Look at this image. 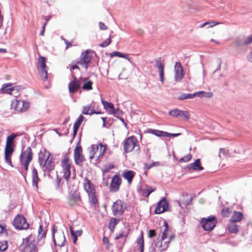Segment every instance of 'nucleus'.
Masks as SVG:
<instances>
[{
  "mask_svg": "<svg viewBox=\"0 0 252 252\" xmlns=\"http://www.w3.org/2000/svg\"><path fill=\"white\" fill-rule=\"evenodd\" d=\"M217 223V219L215 216H210L207 218H203L201 220L203 228L206 231H211L214 229Z\"/></svg>",
  "mask_w": 252,
  "mask_h": 252,
  "instance_id": "6e6552de",
  "label": "nucleus"
},
{
  "mask_svg": "<svg viewBox=\"0 0 252 252\" xmlns=\"http://www.w3.org/2000/svg\"><path fill=\"white\" fill-rule=\"evenodd\" d=\"M8 248V245L6 241H0V251H5Z\"/></svg>",
  "mask_w": 252,
  "mask_h": 252,
  "instance_id": "8fccbe9b",
  "label": "nucleus"
},
{
  "mask_svg": "<svg viewBox=\"0 0 252 252\" xmlns=\"http://www.w3.org/2000/svg\"><path fill=\"white\" fill-rule=\"evenodd\" d=\"M92 59V54L91 52L86 50L81 53L80 59L77 61L79 62V65L84 67L85 69L88 68L89 64Z\"/></svg>",
  "mask_w": 252,
  "mask_h": 252,
  "instance_id": "f8f14e48",
  "label": "nucleus"
},
{
  "mask_svg": "<svg viewBox=\"0 0 252 252\" xmlns=\"http://www.w3.org/2000/svg\"><path fill=\"white\" fill-rule=\"evenodd\" d=\"M124 151L128 153L135 150L139 152L140 150L139 142L134 136H131L126 138L123 143Z\"/></svg>",
  "mask_w": 252,
  "mask_h": 252,
  "instance_id": "7ed1b4c3",
  "label": "nucleus"
},
{
  "mask_svg": "<svg viewBox=\"0 0 252 252\" xmlns=\"http://www.w3.org/2000/svg\"><path fill=\"white\" fill-rule=\"evenodd\" d=\"M220 24V22H215L214 21L206 22L203 23L202 25L200 26V28H203L207 25H209V27L212 28L215 26L219 25Z\"/></svg>",
  "mask_w": 252,
  "mask_h": 252,
  "instance_id": "37998d69",
  "label": "nucleus"
},
{
  "mask_svg": "<svg viewBox=\"0 0 252 252\" xmlns=\"http://www.w3.org/2000/svg\"><path fill=\"white\" fill-rule=\"evenodd\" d=\"M230 214V211L228 207H224L222 209L221 215L223 218L228 217Z\"/></svg>",
  "mask_w": 252,
  "mask_h": 252,
  "instance_id": "09e8293b",
  "label": "nucleus"
},
{
  "mask_svg": "<svg viewBox=\"0 0 252 252\" xmlns=\"http://www.w3.org/2000/svg\"><path fill=\"white\" fill-rule=\"evenodd\" d=\"M61 181V180L60 178L57 177V178L56 179V189H59L60 188Z\"/></svg>",
  "mask_w": 252,
  "mask_h": 252,
  "instance_id": "338daca9",
  "label": "nucleus"
},
{
  "mask_svg": "<svg viewBox=\"0 0 252 252\" xmlns=\"http://www.w3.org/2000/svg\"><path fill=\"white\" fill-rule=\"evenodd\" d=\"M119 220L116 218H112L109 224V227L110 228H114L116 224L118 223Z\"/></svg>",
  "mask_w": 252,
  "mask_h": 252,
  "instance_id": "603ef678",
  "label": "nucleus"
},
{
  "mask_svg": "<svg viewBox=\"0 0 252 252\" xmlns=\"http://www.w3.org/2000/svg\"><path fill=\"white\" fill-rule=\"evenodd\" d=\"M205 92L200 91L193 94H195V96L197 95L198 97H203V95H204Z\"/></svg>",
  "mask_w": 252,
  "mask_h": 252,
  "instance_id": "69168bd1",
  "label": "nucleus"
},
{
  "mask_svg": "<svg viewBox=\"0 0 252 252\" xmlns=\"http://www.w3.org/2000/svg\"><path fill=\"white\" fill-rule=\"evenodd\" d=\"M159 165V164L158 162H154L152 163L149 164L145 163V166H144V169L147 170H149L152 167H153L154 166H158Z\"/></svg>",
  "mask_w": 252,
  "mask_h": 252,
  "instance_id": "3c124183",
  "label": "nucleus"
},
{
  "mask_svg": "<svg viewBox=\"0 0 252 252\" xmlns=\"http://www.w3.org/2000/svg\"><path fill=\"white\" fill-rule=\"evenodd\" d=\"M82 113L84 115H92L94 114H101L100 112H96L92 108V104L85 106L83 107Z\"/></svg>",
  "mask_w": 252,
  "mask_h": 252,
  "instance_id": "473e14b6",
  "label": "nucleus"
},
{
  "mask_svg": "<svg viewBox=\"0 0 252 252\" xmlns=\"http://www.w3.org/2000/svg\"><path fill=\"white\" fill-rule=\"evenodd\" d=\"M169 243L170 240H166V239L164 241L161 239V241L156 242L153 248V252H161L166 250L169 246Z\"/></svg>",
  "mask_w": 252,
  "mask_h": 252,
  "instance_id": "412c9836",
  "label": "nucleus"
},
{
  "mask_svg": "<svg viewBox=\"0 0 252 252\" xmlns=\"http://www.w3.org/2000/svg\"><path fill=\"white\" fill-rule=\"evenodd\" d=\"M11 86V84H4L2 85V88L1 89V91L4 93L12 94V92L14 90V88H7Z\"/></svg>",
  "mask_w": 252,
  "mask_h": 252,
  "instance_id": "e433bc0d",
  "label": "nucleus"
},
{
  "mask_svg": "<svg viewBox=\"0 0 252 252\" xmlns=\"http://www.w3.org/2000/svg\"><path fill=\"white\" fill-rule=\"evenodd\" d=\"M169 115L173 117H180L185 121H189L190 119V113L189 111H183L179 109H174L169 112Z\"/></svg>",
  "mask_w": 252,
  "mask_h": 252,
  "instance_id": "dca6fc26",
  "label": "nucleus"
},
{
  "mask_svg": "<svg viewBox=\"0 0 252 252\" xmlns=\"http://www.w3.org/2000/svg\"><path fill=\"white\" fill-rule=\"evenodd\" d=\"M228 150H226L224 148H220L219 152V157L220 159L224 158L228 154Z\"/></svg>",
  "mask_w": 252,
  "mask_h": 252,
  "instance_id": "79ce46f5",
  "label": "nucleus"
},
{
  "mask_svg": "<svg viewBox=\"0 0 252 252\" xmlns=\"http://www.w3.org/2000/svg\"><path fill=\"white\" fill-rule=\"evenodd\" d=\"M92 84V81H88L83 85L82 89L85 90H91L93 89Z\"/></svg>",
  "mask_w": 252,
  "mask_h": 252,
  "instance_id": "c03bdc74",
  "label": "nucleus"
},
{
  "mask_svg": "<svg viewBox=\"0 0 252 252\" xmlns=\"http://www.w3.org/2000/svg\"><path fill=\"white\" fill-rule=\"evenodd\" d=\"M48 21H49V19L46 18V21H45V23H44V24H43V25L42 26V31L40 32V35H41V36L44 35V32H45V26H46V25L47 24V23Z\"/></svg>",
  "mask_w": 252,
  "mask_h": 252,
  "instance_id": "052dcab7",
  "label": "nucleus"
},
{
  "mask_svg": "<svg viewBox=\"0 0 252 252\" xmlns=\"http://www.w3.org/2000/svg\"><path fill=\"white\" fill-rule=\"evenodd\" d=\"M252 43V35L247 38L237 37L234 41V45L236 47L248 46Z\"/></svg>",
  "mask_w": 252,
  "mask_h": 252,
  "instance_id": "aec40b11",
  "label": "nucleus"
},
{
  "mask_svg": "<svg viewBox=\"0 0 252 252\" xmlns=\"http://www.w3.org/2000/svg\"><path fill=\"white\" fill-rule=\"evenodd\" d=\"M135 172L132 170H128L124 172L123 177L127 180L128 183L130 184L135 176Z\"/></svg>",
  "mask_w": 252,
  "mask_h": 252,
  "instance_id": "72a5a7b5",
  "label": "nucleus"
},
{
  "mask_svg": "<svg viewBox=\"0 0 252 252\" xmlns=\"http://www.w3.org/2000/svg\"><path fill=\"white\" fill-rule=\"evenodd\" d=\"M37 68L39 71L41 77L44 81H47L48 79L47 66L46 64V59L43 57H40L37 63Z\"/></svg>",
  "mask_w": 252,
  "mask_h": 252,
  "instance_id": "9b49d317",
  "label": "nucleus"
},
{
  "mask_svg": "<svg viewBox=\"0 0 252 252\" xmlns=\"http://www.w3.org/2000/svg\"><path fill=\"white\" fill-rule=\"evenodd\" d=\"M99 28L101 30H106L107 29V27L105 25L104 23H103L101 22L99 23Z\"/></svg>",
  "mask_w": 252,
  "mask_h": 252,
  "instance_id": "e2e57ef3",
  "label": "nucleus"
},
{
  "mask_svg": "<svg viewBox=\"0 0 252 252\" xmlns=\"http://www.w3.org/2000/svg\"><path fill=\"white\" fill-rule=\"evenodd\" d=\"M14 151V149H4V159L5 162L10 166H12L11 161V156Z\"/></svg>",
  "mask_w": 252,
  "mask_h": 252,
  "instance_id": "2f4dec72",
  "label": "nucleus"
},
{
  "mask_svg": "<svg viewBox=\"0 0 252 252\" xmlns=\"http://www.w3.org/2000/svg\"><path fill=\"white\" fill-rule=\"evenodd\" d=\"M13 225L15 228L22 230L29 228V224L26 218L22 215L18 214L13 221Z\"/></svg>",
  "mask_w": 252,
  "mask_h": 252,
  "instance_id": "1a4fd4ad",
  "label": "nucleus"
},
{
  "mask_svg": "<svg viewBox=\"0 0 252 252\" xmlns=\"http://www.w3.org/2000/svg\"><path fill=\"white\" fill-rule=\"evenodd\" d=\"M82 185L83 189L87 192V195L96 192L94 185L88 178L85 177L84 178Z\"/></svg>",
  "mask_w": 252,
  "mask_h": 252,
  "instance_id": "a211bd4d",
  "label": "nucleus"
},
{
  "mask_svg": "<svg viewBox=\"0 0 252 252\" xmlns=\"http://www.w3.org/2000/svg\"><path fill=\"white\" fill-rule=\"evenodd\" d=\"M32 158L33 153L30 147H28L25 150L22 152L20 161L21 165L23 166L26 171L28 170L29 164Z\"/></svg>",
  "mask_w": 252,
  "mask_h": 252,
  "instance_id": "39448f33",
  "label": "nucleus"
},
{
  "mask_svg": "<svg viewBox=\"0 0 252 252\" xmlns=\"http://www.w3.org/2000/svg\"><path fill=\"white\" fill-rule=\"evenodd\" d=\"M78 64H79L77 60L73 61L69 65L70 70L72 72V70L76 69H80Z\"/></svg>",
  "mask_w": 252,
  "mask_h": 252,
  "instance_id": "a19ab883",
  "label": "nucleus"
},
{
  "mask_svg": "<svg viewBox=\"0 0 252 252\" xmlns=\"http://www.w3.org/2000/svg\"><path fill=\"white\" fill-rule=\"evenodd\" d=\"M73 80L68 84V90L70 94H74L80 88L81 83L74 75H72Z\"/></svg>",
  "mask_w": 252,
  "mask_h": 252,
  "instance_id": "b1692460",
  "label": "nucleus"
},
{
  "mask_svg": "<svg viewBox=\"0 0 252 252\" xmlns=\"http://www.w3.org/2000/svg\"><path fill=\"white\" fill-rule=\"evenodd\" d=\"M115 112H116L115 114H111V115H113L116 117L117 116H120V115H122V113H123L121 110H120L118 109H115Z\"/></svg>",
  "mask_w": 252,
  "mask_h": 252,
  "instance_id": "774afa93",
  "label": "nucleus"
},
{
  "mask_svg": "<svg viewBox=\"0 0 252 252\" xmlns=\"http://www.w3.org/2000/svg\"><path fill=\"white\" fill-rule=\"evenodd\" d=\"M106 150L107 146L101 143L92 145L89 152V158L95 159V160H99L103 157Z\"/></svg>",
  "mask_w": 252,
  "mask_h": 252,
  "instance_id": "20e7f679",
  "label": "nucleus"
},
{
  "mask_svg": "<svg viewBox=\"0 0 252 252\" xmlns=\"http://www.w3.org/2000/svg\"><path fill=\"white\" fill-rule=\"evenodd\" d=\"M169 206V204L165 199L163 197L160 201H159L157 205L155 213L157 214H159L167 211Z\"/></svg>",
  "mask_w": 252,
  "mask_h": 252,
  "instance_id": "5701e85b",
  "label": "nucleus"
},
{
  "mask_svg": "<svg viewBox=\"0 0 252 252\" xmlns=\"http://www.w3.org/2000/svg\"><path fill=\"white\" fill-rule=\"evenodd\" d=\"M70 233L73 238V242L74 244L76 243L77 240V237L75 236L73 232V228L72 226L70 227Z\"/></svg>",
  "mask_w": 252,
  "mask_h": 252,
  "instance_id": "bf43d9fd",
  "label": "nucleus"
},
{
  "mask_svg": "<svg viewBox=\"0 0 252 252\" xmlns=\"http://www.w3.org/2000/svg\"><path fill=\"white\" fill-rule=\"evenodd\" d=\"M156 66L158 69L160 80L162 83L164 82V64L160 60H156Z\"/></svg>",
  "mask_w": 252,
  "mask_h": 252,
  "instance_id": "c756f323",
  "label": "nucleus"
},
{
  "mask_svg": "<svg viewBox=\"0 0 252 252\" xmlns=\"http://www.w3.org/2000/svg\"><path fill=\"white\" fill-rule=\"evenodd\" d=\"M126 235H125L124 232H122L116 236L115 239L118 240L120 238H124V242H125L126 241Z\"/></svg>",
  "mask_w": 252,
  "mask_h": 252,
  "instance_id": "13d9d810",
  "label": "nucleus"
},
{
  "mask_svg": "<svg viewBox=\"0 0 252 252\" xmlns=\"http://www.w3.org/2000/svg\"><path fill=\"white\" fill-rule=\"evenodd\" d=\"M36 243L34 237L32 235H30L26 239L23 252H38V250L36 247Z\"/></svg>",
  "mask_w": 252,
  "mask_h": 252,
  "instance_id": "9d476101",
  "label": "nucleus"
},
{
  "mask_svg": "<svg viewBox=\"0 0 252 252\" xmlns=\"http://www.w3.org/2000/svg\"><path fill=\"white\" fill-rule=\"evenodd\" d=\"M156 236V231L154 229H151L149 231L148 236L149 238H152Z\"/></svg>",
  "mask_w": 252,
  "mask_h": 252,
  "instance_id": "680f3d73",
  "label": "nucleus"
},
{
  "mask_svg": "<svg viewBox=\"0 0 252 252\" xmlns=\"http://www.w3.org/2000/svg\"><path fill=\"white\" fill-rule=\"evenodd\" d=\"M192 158V156L190 154H188L184 157L181 158L179 160L180 162H188Z\"/></svg>",
  "mask_w": 252,
  "mask_h": 252,
  "instance_id": "5fc2aeb1",
  "label": "nucleus"
},
{
  "mask_svg": "<svg viewBox=\"0 0 252 252\" xmlns=\"http://www.w3.org/2000/svg\"><path fill=\"white\" fill-rule=\"evenodd\" d=\"M149 133L154 134L158 137H176L180 135L181 134L179 133H170L159 130L150 129L148 130Z\"/></svg>",
  "mask_w": 252,
  "mask_h": 252,
  "instance_id": "393cba45",
  "label": "nucleus"
},
{
  "mask_svg": "<svg viewBox=\"0 0 252 252\" xmlns=\"http://www.w3.org/2000/svg\"><path fill=\"white\" fill-rule=\"evenodd\" d=\"M115 168V165L113 163H109L104 166V172H107L109 171L110 170L114 169Z\"/></svg>",
  "mask_w": 252,
  "mask_h": 252,
  "instance_id": "864d4df0",
  "label": "nucleus"
},
{
  "mask_svg": "<svg viewBox=\"0 0 252 252\" xmlns=\"http://www.w3.org/2000/svg\"><path fill=\"white\" fill-rule=\"evenodd\" d=\"M11 106L16 112L20 113L27 110L30 106V103L22 100H16L12 102Z\"/></svg>",
  "mask_w": 252,
  "mask_h": 252,
  "instance_id": "ddd939ff",
  "label": "nucleus"
},
{
  "mask_svg": "<svg viewBox=\"0 0 252 252\" xmlns=\"http://www.w3.org/2000/svg\"><path fill=\"white\" fill-rule=\"evenodd\" d=\"M74 159L77 165H79L85 161V158L83 155L82 148L79 144H77L74 150Z\"/></svg>",
  "mask_w": 252,
  "mask_h": 252,
  "instance_id": "f3484780",
  "label": "nucleus"
},
{
  "mask_svg": "<svg viewBox=\"0 0 252 252\" xmlns=\"http://www.w3.org/2000/svg\"><path fill=\"white\" fill-rule=\"evenodd\" d=\"M243 218V214L241 212L234 211L230 219V221L231 222H240Z\"/></svg>",
  "mask_w": 252,
  "mask_h": 252,
  "instance_id": "c85d7f7f",
  "label": "nucleus"
},
{
  "mask_svg": "<svg viewBox=\"0 0 252 252\" xmlns=\"http://www.w3.org/2000/svg\"><path fill=\"white\" fill-rule=\"evenodd\" d=\"M174 79L176 82L181 81L184 77L183 68L181 63L179 62L175 63L174 65Z\"/></svg>",
  "mask_w": 252,
  "mask_h": 252,
  "instance_id": "4be33fe9",
  "label": "nucleus"
},
{
  "mask_svg": "<svg viewBox=\"0 0 252 252\" xmlns=\"http://www.w3.org/2000/svg\"><path fill=\"white\" fill-rule=\"evenodd\" d=\"M102 241L104 244L106 245V249H108L110 246V244L109 242V239L106 236H103L102 238Z\"/></svg>",
  "mask_w": 252,
  "mask_h": 252,
  "instance_id": "4d7b16f0",
  "label": "nucleus"
},
{
  "mask_svg": "<svg viewBox=\"0 0 252 252\" xmlns=\"http://www.w3.org/2000/svg\"><path fill=\"white\" fill-rule=\"evenodd\" d=\"M101 103L104 109L109 114L116 113L115 108L113 103L103 100H101Z\"/></svg>",
  "mask_w": 252,
  "mask_h": 252,
  "instance_id": "a878e982",
  "label": "nucleus"
},
{
  "mask_svg": "<svg viewBox=\"0 0 252 252\" xmlns=\"http://www.w3.org/2000/svg\"><path fill=\"white\" fill-rule=\"evenodd\" d=\"M38 163L42 170L50 172L55 168L54 158L51 154L45 149L40 151L38 154Z\"/></svg>",
  "mask_w": 252,
  "mask_h": 252,
  "instance_id": "f257e3e1",
  "label": "nucleus"
},
{
  "mask_svg": "<svg viewBox=\"0 0 252 252\" xmlns=\"http://www.w3.org/2000/svg\"><path fill=\"white\" fill-rule=\"evenodd\" d=\"M53 239L55 245L59 247L63 246L65 238L63 231L57 229V227L54 226L53 227Z\"/></svg>",
  "mask_w": 252,
  "mask_h": 252,
  "instance_id": "0eeeda50",
  "label": "nucleus"
},
{
  "mask_svg": "<svg viewBox=\"0 0 252 252\" xmlns=\"http://www.w3.org/2000/svg\"><path fill=\"white\" fill-rule=\"evenodd\" d=\"M83 204V200L80 192L78 189L70 190L67 195L66 200V207L74 208L81 206Z\"/></svg>",
  "mask_w": 252,
  "mask_h": 252,
  "instance_id": "f03ea898",
  "label": "nucleus"
},
{
  "mask_svg": "<svg viewBox=\"0 0 252 252\" xmlns=\"http://www.w3.org/2000/svg\"><path fill=\"white\" fill-rule=\"evenodd\" d=\"M228 229L232 233L236 234L238 232V226L234 222H231L228 224Z\"/></svg>",
  "mask_w": 252,
  "mask_h": 252,
  "instance_id": "58836bf2",
  "label": "nucleus"
},
{
  "mask_svg": "<svg viewBox=\"0 0 252 252\" xmlns=\"http://www.w3.org/2000/svg\"><path fill=\"white\" fill-rule=\"evenodd\" d=\"M84 117L83 115H80L78 118V120L75 122V123L74 124V125H73V134L75 136L77 131H78V130L81 124V123H82V122L84 120Z\"/></svg>",
  "mask_w": 252,
  "mask_h": 252,
  "instance_id": "f704fd0d",
  "label": "nucleus"
},
{
  "mask_svg": "<svg viewBox=\"0 0 252 252\" xmlns=\"http://www.w3.org/2000/svg\"><path fill=\"white\" fill-rule=\"evenodd\" d=\"M46 235L45 231L43 229L42 227L40 225L38 229V239H41L43 238H45Z\"/></svg>",
  "mask_w": 252,
  "mask_h": 252,
  "instance_id": "a18cd8bd",
  "label": "nucleus"
},
{
  "mask_svg": "<svg viewBox=\"0 0 252 252\" xmlns=\"http://www.w3.org/2000/svg\"><path fill=\"white\" fill-rule=\"evenodd\" d=\"M164 230L162 232L161 239L163 241L167 239L168 232V225L166 221H164L163 223Z\"/></svg>",
  "mask_w": 252,
  "mask_h": 252,
  "instance_id": "4c0bfd02",
  "label": "nucleus"
},
{
  "mask_svg": "<svg viewBox=\"0 0 252 252\" xmlns=\"http://www.w3.org/2000/svg\"><path fill=\"white\" fill-rule=\"evenodd\" d=\"M88 202L90 207L95 210L99 208V203L98 201V196L97 193L94 192L88 195Z\"/></svg>",
  "mask_w": 252,
  "mask_h": 252,
  "instance_id": "6ab92c4d",
  "label": "nucleus"
},
{
  "mask_svg": "<svg viewBox=\"0 0 252 252\" xmlns=\"http://www.w3.org/2000/svg\"><path fill=\"white\" fill-rule=\"evenodd\" d=\"M191 198H189L188 200H185L184 199H183L181 202H179V205L180 206H181V204L185 205L188 206L190 204V202H191Z\"/></svg>",
  "mask_w": 252,
  "mask_h": 252,
  "instance_id": "6e6d98bb",
  "label": "nucleus"
},
{
  "mask_svg": "<svg viewBox=\"0 0 252 252\" xmlns=\"http://www.w3.org/2000/svg\"><path fill=\"white\" fill-rule=\"evenodd\" d=\"M137 246L139 250V252H143L144 241L143 238V234L142 232L141 233L140 236L136 240Z\"/></svg>",
  "mask_w": 252,
  "mask_h": 252,
  "instance_id": "c9c22d12",
  "label": "nucleus"
},
{
  "mask_svg": "<svg viewBox=\"0 0 252 252\" xmlns=\"http://www.w3.org/2000/svg\"><path fill=\"white\" fill-rule=\"evenodd\" d=\"M122 183V179L120 174H116L112 178L109 190L110 192H116L119 191Z\"/></svg>",
  "mask_w": 252,
  "mask_h": 252,
  "instance_id": "2eb2a0df",
  "label": "nucleus"
},
{
  "mask_svg": "<svg viewBox=\"0 0 252 252\" xmlns=\"http://www.w3.org/2000/svg\"><path fill=\"white\" fill-rule=\"evenodd\" d=\"M187 168L194 171H200L203 169V167L201 165L200 159H197L193 163L188 164Z\"/></svg>",
  "mask_w": 252,
  "mask_h": 252,
  "instance_id": "bb28decb",
  "label": "nucleus"
},
{
  "mask_svg": "<svg viewBox=\"0 0 252 252\" xmlns=\"http://www.w3.org/2000/svg\"><path fill=\"white\" fill-rule=\"evenodd\" d=\"M126 208V204L120 199L117 200L112 206V212L115 216L122 215Z\"/></svg>",
  "mask_w": 252,
  "mask_h": 252,
  "instance_id": "4468645a",
  "label": "nucleus"
},
{
  "mask_svg": "<svg viewBox=\"0 0 252 252\" xmlns=\"http://www.w3.org/2000/svg\"><path fill=\"white\" fill-rule=\"evenodd\" d=\"M32 184L36 187V189H37L38 183L40 181V179L38 176L37 170L34 167H32Z\"/></svg>",
  "mask_w": 252,
  "mask_h": 252,
  "instance_id": "7c9ffc66",
  "label": "nucleus"
},
{
  "mask_svg": "<svg viewBox=\"0 0 252 252\" xmlns=\"http://www.w3.org/2000/svg\"><path fill=\"white\" fill-rule=\"evenodd\" d=\"M111 42V34H110L109 35V37L108 38L103 41L101 43H100L99 44V46L101 47H107V46H108Z\"/></svg>",
  "mask_w": 252,
  "mask_h": 252,
  "instance_id": "de8ad7c7",
  "label": "nucleus"
},
{
  "mask_svg": "<svg viewBox=\"0 0 252 252\" xmlns=\"http://www.w3.org/2000/svg\"><path fill=\"white\" fill-rule=\"evenodd\" d=\"M61 165L63 177L68 182L71 175V160L68 154H66L63 156V158L61 161Z\"/></svg>",
  "mask_w": 252,
  "mask_h": 252,
  "instance_id": "423d86ee",
  "label": "nucleus"
},
{
  "mask_svg": "<svg viewBox=\"0 0 252 252\" xmlns=\"http://www.w3.org/2000/svg\"><path fill=\"white\" fill-rule=\"evenodd\" d=\"M73 232L74 235L78 237L82 235V230H78L76 231H74V230L73 229Z\"/></svg>",
  "mask_w": 252,
  "mask_h": 252,
  "instance_id": "0e129e2a",
  "label": "nucleus"
},
{
  "mask_svg": "<svg viewBox=\"0 0 252 252\" xmlns=\"http://www.w3.org/2000/svg\"><path fill=\"white\" fill-rule=\"evenodd\" d=\"M17 136V134L13 133L7 137L5 149H14L13 140Z\"/></svg>",
  "mask_w": 252,
  "mask_h": 252,
  "instance_id": "cd10ccee",
  "label": "nucleus"
},
{
  "mask_svg": "<svg viewBox=\"0 0 252 252\" xmlns=\"http://www.w3.org/2000/svg\"><path fill=\"white\" fill-rule=\"evenodd\" d=\"M195 96V94H182L178 96V99L184 100L186 99H192Z\"/></svg>",
  "mask_w": 252,
  "mask_h": 252,
  "instance_id": "ea45409f",
  "label": "nucleus"
},
{
  "mask_svg": "<svg viewBox=\"0 0 252 252\" xmlns=\"http://www.w3.org/2000/svg\"><path fill=\"white\" fill-rule=\"evenodd\" d=\"M110 56H111V57H113L114 56H117L120 58L127 59V56L126 55H125V54L121 53V52L115 51V52H113L111 53L110 54Z\"/></svg>",
  "mask_w": 252,
  "mask_h": 252,
  "instance_id": "49530a36",
  "label": "nucleus"
}]
</instances>
